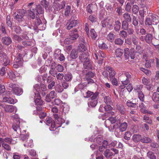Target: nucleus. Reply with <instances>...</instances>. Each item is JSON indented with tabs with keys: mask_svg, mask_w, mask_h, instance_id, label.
<instances>
[{
	"mask_svg": "<svg viewBox=\"0 0 159 159\" xmlns=\"http://www.w3.org/2000/svg\"><path fill=\"white\" fill-rule=\"evenodd\" d=\"M104 154L106 157L109 158L113 155V153L112 152H110L108 149H107L104 152Z\"/></svg>",
	"mask_w": 159,
	"mask_h": 159,
	"instance_id": "nucleus-44",
	"label": "nucleus"
},
{
	"mask_svg": "<svg viewBox=\"0 0 159 159\" xmlns=\"http://www.w3.org/2000/svg\"><path fill=\"white\" fill-rule=\"evenodd\" d=\"M89 34V37H90L93 39H95L97 36V33L93 29H91L90 30Z\"/></svg>",
	"mask_w": 159,
	"mask_h": 159,
	"instance_id": "nucleus-26",
	"label": "nucleus"
},
{
	"mask_svg": "<svg viewBox=\"0 0 159 159\" xmlns=\"http://www.w3.org/2000/svg\"><path fill=\"white\" fill-rule=\"evenodd\" d=\"M151 19L150 17H147L146 18L145 21V24L146 25H150L152 24V22Z\"/></svg>",
	"mask_w": 159,
	"mask_h": 159,
	"instance_id": "nucleus-56",
	"label": "nucleus"
},
{
	"mask_svg": "<svg viewBox=\"0 0 159 159\" xmlns=\"http://www.w3.org/2000/svg\"><path fill=\"white\" fill-rule=\"evenodd\" d=\"M11 119L13 121V123L12 126V128L13 130L16 131L17 134H20V130L19 126L20 118L17 114L12 116Z\"/></svg>",
	"mask_w": 159,
	"mask_h": 159,
	"instance_id": "nucleus-2",
	"label": "nucleus"
},
{
	"mask_svg": "<svg viewBox=\"0 0 159 159\" xmlns=\"http://www.w3.org/2000/svg\"><path fill=\"white\" fill-rule=\"evenodd\" d=\"M106 70L109 71V76L110 79L115 77V76L116 74V72L115 70L110 67H106Z\"/></svg>",
	"mask_w": 159,
	"mask_h": 159,
	"instance_id": "nucleus-15",
	"label": "nucleus"
},
{
	"mask_svg": "<svg viewBox=\"0 0 159 159\" xmlns=\"http://www.w3.org/2000/svg\"><path fill=\"white\" fill-rule=\"evenodd\" d=\"M99 47L101 49H105L107 48V45L104 42L99 43L98 45Z\"/></svg>",
	"mask_w": 159,
	"mask_h": 159,
	"instance_id": "nucleus-62",
	"label": "nucleus"
},
{
	"mask_svg": "<svg viewBox=\"0 0 159 159\" xmlns=\"http://www.w3.org/2000/svg\"><path fill=\"white\" fill-rule=\"evenodd\" d=\"M108 143L107 141L104 140L102 145L99 147V150L100 152H102L104 150L107 148Z\"/></svg>",
	"mask_w": 159,
	"mask_h": 159,
	"instance_id": "nucleus-24",
	"label": "nucleus"
},
{
	"mask_svg": "<svg viewBox=\"0 0 159 159\" xmlns=\"http://www.w3.org/2000/svg\"><path fill=\"white\" fill-rule=\"evenodd\" d=\"M2 40L3 44L7 45H9L12 42V40L9 37H3Z\"/></svg>",
	"mask_w": 159,
	"mask_h": 159,
	"instance_id": "nucleus-19",
	"label": "nucleus"
},
{
	"mask_svg": "<svg viewBox=\"0 0 159 159\" xmlns=\"http://www.w3.org/2000/svg\"><path fill=\"white\" fill-rule=\"evenodd\" d=\"M70 38L74 41L76 40L79 37V35L77 33V30L75 29L74 30L72 31L70 33Z\"/></svg>",
	"mask_w": 159,
	"mask_h": 159,
	"instance_id": "nucleus-14",
	"label": "nucleus"
},
{
	"mask_svg": "<svg viewBox=\"0 0 159 159\" xmlns=\"http://www.w3.org/2000/svg\"><path fill=\"white\" fill-rule=\"evenodd\" d=\"M94 55L95 58L97 59H98V56H100L102 57H105L104 54L101 51H98V53H95Z\"/></svg>",
	"mask_w": 159,
	"mask_h": 159,
	"instance_id": "nucleus-39",
	"label": "nucleus"
},
{
	"mask_svg": "<svg viewBox=\"0 0 159 159\" xmlns=\"http://www.w3.org/2000/svg\"><path fill=\"white\" fill-rule=\"evenodd\" d=\"M110 79L113 85L115 86H117L118 85L117 80L116 78L113 77V78H111V79Z\"/></svg>",
	"mask_w": 159,
	"mask_h": 159,
	"instance_id": "nucleus-64",
	"label": "nucleus"
},
{
	"mask_svg": "<svg viewBox=\"0 0 159 159\" xmlns=\"http://www.w3.org/2000/svg\"><path fill=\"white\" fill-rule=\"evenodd\" d=\"M68 81H66V80H63L61 82V84L62 87L64 89H66L68 88L69 86V84Z\"/></svg>",
	"mask_w": 159,
	"mask_h": 159,
	"instance_id": "nucleus-51",
	"label": "nucleus"
},
{
	"mask_svg": "<svg viewBox=\"0 0 159 159\" xmlns=\"http://www.w3.org/2000/svg\"><path fill=\"white\" fill-rule=\"evenodd\" d=\"M26 13V11L25 10H19L16 12L14 13L13 17L18 21L22 22L24 20V17Z\"/></svg>",
	"mask_w": 159,
	"mask_h": 159,
	"instance_id": "nucleus-3",
	"label": "nucleus"
},
{
	"mask_svg": "<svg viewBox=\"0 0 159 159\" xmlns=\"http://www.w3.org/2000/svg\"><path fill=\"white\" fill-rule=\"evenodd\" d=\"M116 108L122 115H124L125 113V109L124 106L121 104H117Z\"/></svg>",
	"mask_w": 159,
	"mask_h": 159,
	"instance_id": "nucleus-18",
	"label": "nucleus"
},
{
	"mask_svg": "<svg viewBox=\"0 0 159 159\" xmlns=\"http://www.w3.org/2000/svg\"><path fill=\"white\" fill-rule=\"evenodd\" d=\"M79 59L82 62H84L88 59L87 55L85 53H82L80 55Z\"/></svg>",
	"mask_w": 159,
	"mask_h": 159,
	"instance_id": "nucleus-25",
	"label": "nucleus"
},
{
	"mask_svg": "<svg viewBox=\"0 0 159 159\" xmlns=\"http://www.w3.org/2000/svg\"><path fill=\"white\" fill-rule=\"evenodd\" d=\"M127 105L129 107H135L137 105L136 103H133L130 101L129 100L127 101L126 102Z\"/></svg>",
	"mask_w": 159,
	"mask_h": 159,
	"instance_id": "nucleus-48",
	"label": "nucleus"
},
{
	"mask_svg": "<svg viewBox=\"0 0 159 159\" xmlns=\"http://www.w3.org/2000/svg\"><path fill=\"white\" fill-rule=\"evenodd\" d=\"M99 94V93L98 92H96L95 93H93V94L91 96V100H97V97Z\"/></svg>",
	"mask_w": 159,
	"mask_h": 159,
	"instance_id": "nucleus-60",
	"label": "nucleus"
},
{
	"mask_svg": "<svg viewBox=\"0 0 159 159\" xmlns=\"http://www.w3.org/2000/svg\"><path fill=\"white\" fill-rule=\"evenodd\" d=\"M124 19L129 22H130L131 20V18L130 14L127 13H125L124 14L123 16Z\"/></svg>",
	"mask_w": 159,
	"mask_h": 159,
	"instance_id": "nucleus-45",
	"label": "nucleus"
},
{
	"mask_svg": "<svg viewBox=\"0 0 159 159\" xmlns=\"http://www.w3.org/2000/svg\"><path fill=\"white\" fill-rule=\"evenodd\" d=\"M147 156L150 159H156V157L154 153L152 151H149L147 153Z\"/></svg>",
	"mask_w": 159,
	"mask_h": 159,
	"instance_id": "nucleus-40",
	"label": "nucleus"
},
{
	"mask_svg": "<svg viewBox=\"0 0 159 159\" xmlns=\"http://www.w3.org/2000/svg\"><path fill=\"white\" fill-rule=\"evenodd\" d=\"M104 102L107 105H111L112 104V102L109 96H105L104 98Z\"/></svg>",
	"mask_w": 159,
	"mask_h": 159,
	"instance_id": "nucleus-41",
	"label": "nucleus"
},
{
	"mask_svg": "<svg viewBox=\"0 0 159 159\" xmlns=\"http://www.w3.org/2000/svg\"><path fill=\"white\" fill-rule=\"evenodd\" d=\"M24 146L26 147H32L33 145V140L31 139L27 140L26 142L24 144Z\"/></svg>",
	"mask_w": 159,
	"mask_h": 159,
	"instance_id": "nucleus-37",
	"label": "nucleus"
},
{
	"mask_svg": "<svg viewBox=\"0 0 159 159\" xmlns=\"http://www.w3.org/2000/svg\"><path fill=\"white\" fill-rule=\"evenodd\" d=\"M18 56H19L20 57L17 58L14 62L13 66L14 68H17L22 65L23 62L21 59V57L22 56V54L21 53H19Z\"/></svg>",
	"mask_w": 159,
	"mask_h": 159,
	"instance_id": "nucleus-10",
	"label": "nucleus"
},
{
	"mask_svg": "<svg viewBox=\"0 0 159 159\" xmlns=\"http://www.w3.org/2000/svg\"><path fill=\"white\" fill-rule=\"evenodd\" d=\"M53 57L55 59L59 60L60 61H63L65 59L64 55L61 53V50L59 49L55 50L53 54Z\"/></svg>",
	"mask_w": 159,
	"mask_h": 159,
	"instance_id": "nucleus-9",
	"label": "nucleus"
},
{
	"mask_svg": "<svg viewBox=\"0 0 159 159\" xmlns=\"http://www.w3.org/2000/svg\"><path fill=\"white\" fill-rule=\"evenodd\" d=\"M96 141L97 143L99 145L103 144L104 141L101 137H97Z\"/></svg>",
	"mask_w": 159,
	"mask_h": 159,
	"instance_id": "nucleus-57",
	"label": "nucleus"
},
{
	"mask_svg": "<svg viewBox=\"0 0 159 159\" xmlns=\"http://www.w3.org/2000/svg\"><path fill=\"white\" fill-rule=\"evenodd\" d=\"M131 78V75L128 72H125L118 77L119 80L122 84H128L130 82L129 79Z\"/></svg>",
	"mask_w": 159,
	"mask_h": 159,
	"instance_id": "nucleus-4",
	"label": "nucleus"
},
{
	"mask_svg": "<svg viewBox=\"0 0 159 159\" xmlns=\"http://www.w3.org/2000/svg\"><path fill=\"white\" fill-rule=\"evenodd\" d=\"M2 58L3 65L4 66H6L9 64L10 61V60L8 59L6 54L3 53L2 54Z\"/></svg>",
	"mask_w": 159,
	"mask_h": 159,
	"instance_id": "nucleus-20",
	"label": "nucleus"
},
{
	"mask_svg": "<svg viewBox=\"0 0 159 159\" xmlns=\"http://www.w3.org/2000/svg\"><path fill=\"white\" fill-rule=\"evenodd\" d=\"M54 116L57 124L59 125L57 126V127H60L61 124L64 123V120L62 119L57 114H54Z\"/></svg>",
	"mask_w": 159,
	"mask_h": 159,
	"instance_id": "nucleus-12",
	"label": "nucleus"
},
{
	"mask_svg": "<svg viewBox=\"0 0 159 159\" xmlns=\"http://www.w3.org/2000/svg\"><path fill=\"white\" fill-rule=\"evenodd\" d=\"M152 38V35L151 34H148L145 37V40L148 43H150L151 42Z\"/></svg>",
	"mask_w": 159,
	"mask_h": 159,
	"instance_id": "nucleus-31",
	"label": "nucleus"
},
{
	"mask_svg": "<svg viewBox=\"0 0 159 159\" xmlns=\"http://www.w3.org/2000/svg\"><path fill=\"white\" fill-rule=\"evenodd\" d=\"M66 5V2L63 1L61 2L59 0H55L53 5V7L55 11H58L63 8Z\"/></svg>",
	"mask_w": 159,
	"mask_h": 159,
	"instance_id": "nucleus-8",
	"label": "nucleus"
},
{
	"mask_svg": "<svg viewBox=\"0 0 159 159\" xmlns=\"http://www.w3.org/2000/svg\"><path fill=\"white\" fill-rule=\"evenodd\" d=\"M124 42L123 40L120 38H117L114 41V43L116 45L118 46H121L122 45Z\"/></svg>",
	"mask_w": 159,
	"mask_h": 159,
	"instance_id": "nucleus-38",
	"label": "nucleus"
},
{
	"mask_svg": "<svg viewBox=\"0 0 159 159\" xmlns=\"http://www.w3.org/2000/svg\"><path fill=\"white\" fill-rule=\"evenodd\" d=\"M127 126V124L124 122L120 125L119 127V129L120 131L124 132L126 130Z\"/></svg>",
	"mask_w": 159,
	"mask_h": 159,
	"instance_id": "nucleus-28",
	"label": "nucleus"
},
{
	"mask_svg": "<svg viewBox=\"0 0 159 159\" xmlns=\"http://www.w3.org/2000/svg\"><path fill=\"white\" fill-rule=\"evenodd\" d=\"M3 101L10 104H14L16 102L17 100L16 99L14 100L11 97H5L3 98Z\"/></svg>",
	"mask_w": 159,
	"mask_h": 159,
	"instance_id": "nucleus-16",
	"label": "nucleus"
},
{
	"mask_svg": "<svg viewBox=\"0 0 159 159\" xmlns=\"http://www.w3.org/2000/svg\"><path fill=\"white\" fill-rule=\"evenodd\" d=\"M64 79L66 81H71L72 76V74L70 73H67L66 74L64 75Z\"/></svg>",
	"mask_w": 159,
	"mask_h": 159,
	"instance_id": "nucleus-33",
	"label": "nucleus"
},
{
	"mask_svg": "<svg viewBox=\"0 0 159 159\" xmlns=\"http://www.w3.org/2000/svg\"><path fill=\"white\" fill-rule=\"evenodd\" d=\"M139 10V8L136 5H134L133 7L132 11L134 14H136Z\"/></svg>",
	"mask_w": 159,
	"mask_h": 159,
	"instance_id": "nucleus-58",
	"label": "nucleus"
},
{
	"mask_svg": "<svg viewBox=\"0 0 159 159\" xmlns=\"http://www.w3.org/2000/svg\"><path fill=\"white\" fill-rule=\"evenodd\" d=\"M71 7L70 6H67L65 10V14L66 16H68L69 15Z\"/></svg>",
	"mask_w": 159,
	"mask_h": 159,
	"instance_id": "nucleus-53",
	"label": "nucleus"
},
{
	"mask_svg": "<svg viewBox=\"0 0 159 159\" xmlns=\"http://www.w3.org/2000/svg\"><path fill=\"white\" fill-rule=\"evenodd\" d=\"M124 51V56L125 60L128 59L129 57L132 59H134L135 52L134 49H131L129 51V49L128 48H125Z\"/></svg>",
	"mask_w": 159,
	"mask_h": 159,
	"instance_id": "nucleus-7",
	"label": "nucleus"
},
{
	"mask_svg": "<svg viewBox=\"0 0 159 159\" xmlns=\"http://www.w3.org/2000/svg\"><path fill=\"white\" fill-rule=\"evenodd\" d=\"M105 125L106 127L110 131H113L115 128V125L114 124H112L111 123L108 119L105 121Z\"/></svg>",
	"mask_w": 159,
	"mask_h": 159,
	"instance_id": "nucleus-13",
	"label": "nucleus"
},
{
	"mask_svg": "<svg viewBox=\"0 0 159 159\" xmlns=\"http://www.w3.org/2000/svg\"><path fill=\"white\" fill-rule=\"evenodd\" d=\"M119 35L120 37L125 38L127 36V32L124 30H122L120 31L119 33Z\"/></svg>",
	"mask_w": 159,
	"mask_h": 159,
	"instance_id": "nucleus-52",
	"label": "nucleus"
},
{
	"mask_svg": "<svg viewBox=\"0 0 159 159\" xmlns=\"http://www.w3.org/2000/svg\"><path fill=\"white\" fill-rule=\"evenodd\" d=\"M8 75L9 76V78L12 80H15L16 76L15 74L13 73V72H10L8 73Z\"/></svg>",
	"mask_w": 159,
	"mask_h": 159,
	"instance_id": "nucleus-59",
	"label": "nucleus"
},
{
	"mask_svg": "<svg viewBox=\"0 0 159 159\" xmlns=\"http://www.w3.org/2000/svg\"><path fill=\"white\" fill-rule=\"evenodd\" d=\"M139 107L140 108V110L143 113H148L149 114H152V113L151 111H148V110L146 109L145 106L143 103H141L139 105Z\"/></svg>",
	"mask_w": 159,
	"mask_h": 159,
	"instance_id": "nucleus-17",
	"label": "nucleus"
},
{
	"mask_svg": "<svg viewBox=\"0 0 159 159\" xmlns=\"http://www.w3.org/2000/svg\"><path fill=\"white\" fill-rule=\"evenodd\" d=\"M2 147L6 150L9 151L11 150V147L10 146L6 143L2 144Z\"/></svg>",
	"mask_w": 159,
	"mask_h": 159,
	"instance_id": "nucleus-55",
	"label": "nucleus"
},
{
	"mask_svg": "<svg viewBox=\"0 0 159 159\" xmlns=\"http://www.w3.org/2000/svg\"><path fill=\"white\" fill-rule=\"evenodd\" d=\"M55 90L57 92L60 93L63 91L64 89L61 85L57 84L55 87Z\"/></svg>",
	"mask_w": 159,
	"mask_h": 159,
	"instance_id": "nucleus-35",
	"label": "nucleus"
},
{
	"mask_svg": "<svg viewBox=\"0 0 159 159\" xmlns=\"http://www.w3.org/2000/svg\"><path fill=\"white\" fill-rule=\"evenodd\" d=\"M152 99L155 102L159 101V94L157 92H155L153 93Z\"/></svg>",
	"mask_w": 159,
	"mask_h": 159,
	"instance_id": "nucleus-36",
	"label": "nucleus"
},
{
	"mask_svg": "<svg viewBox=\"0 0 159 159\" xmlns=\"http://www.w3.org/2000/svg\"><path fill=\"white\" fill-rule=\"evenodd\" d=\"M141 141L144 143H148L151 141V139L148 137H144L141 138Z\"/></svg>",
	"mask_w": 159,
	"mask_h": 159,
	"instance_id": "nucleus-47",
	"label": "nucleus"
},
{
	"mask_svg": "<svg viewBox=\"0 0 159 159\" xmlns=\"http://www.w3.org/2000/svg\"><path fill=\"white\" fill-rule=\"evenodd\" d=\"M113 20L112 18H107L101 21L102 26L104 28H107L111 30L113 28Z\"/></svg>",
	"mask_w": 159,
	"mask_h": 159,
	"instance_id": "nucleus-6",
	"label": "nucleus"
},
{
	"mask_svg": "<svg viewBox=\"0 0 159 159\" xmlns=\"http://www.w3.org/2000/svg\"><path fill=\"white\" fill-rule=\"evenodd\" d=\"M3 108L5 111L7 112H12L14 110L16 112L17 111L16 107L11 105H6L3 107Z\"/></svg>",
	"mask_w": 159,
	"mask_h": 159,
	"instance_id": "nucleus-11",
	"label": "nucleus"
},
{
	"mask_svg": "<svg viewBox=\"0 0 159 159\" xmlns=\"http://www.w3.org/2000/svg\"><path fill=\"white\" fill-rule=\"evenodd\" d=\"M133 140L135 143H137L140 140H141V136L139 134H134L132 138Z\"/></svg>",
	"mask_w": 159,
	"mask_h": 159,
	"instance_id": "nucleus-23",
	"label": "nucleus"
},
{
	"mask_svg": "<svg viewBox=\"0 0 159 159\" xmlns=\"http://www.w3.org/2000/svg\"><path fill=\"white\" fill-rule=\"evenodd\" d=\"M116 37L115 35L112 33H110L107 36V39L109 41L112 42Z\"/></svg>",
	"mask_w": 159,
	"mask_h": 159,
	"instance_id": "nucleus-29",
	"label": "nucleus"
},
{
	"mask_svg": "<svg viewBox=\"0 0 159 159\" xmlns=\"http://www.w3.org/2000/svg\"><path fill=\"white\" fill-rule=\"evenodd\" d=\"M131 136V133L129 131H127L124 134V138L126 140H129L130 139Z\"/></svg>",
	"mask_w": 159,
	"mask_h": 159,
	"instance_id": "nucleus-49",
	"label": "nucleus"
},
{
	"mask_svg": "<svg viewBox=\"0 0 159 159\" xmlns=\"http://www.w3.org/2000/svg\"><path fill=\"white\" fill-rule=\"evenodd\" d=\"M129 24L127 21L124 20L122 21V28L125 30H127L128 28Z\"/></svg>",
	"mask_w": 159,
	"mask_h": 159,
	"instance_id": "nucleus-46",
	"label": "nucleus"
},
{
	"mask_svg": "<svg viewBox=\"0 0 159 159\" xmlns=\"http://www.w3.org/2000/svg\"><path fill=\"white\" fill-rule=\"evenodd\" d=\"M86 48L85 46L83 44H80L78 48V51L79 52H83L86 50Z\"/></svg>",
	"mask_w": 159,
	"mask_h": 159,
	"instance_id": "nucleus-42",
	"label": "nucleus"
},
{
	"mask_svg": "<svg viewBox=\"0 0 159 159\" xmlns=\"http://www.w3.org/2000/svg\"><path fill=\"white\" fill-rule=\"evenodd\" d=\"M70 56L71 58L75 59L78 56V52L75 49H73L71 51Z\"/></svg>",
	"mask_w": 159,
	"mask_h": 159,
	"instance_id": "nucleus-30",
	"label": "nucleus"
},
{
	"mask_svg": "<svg viewBox=\"0 0 159 159\" xmlns=\"http://www.w3.org/2000/svg\"><path fill=\"white\" fill-rule=\"evenodd\" d=\"M46 27V25L42 23L39 24V25H37V28L41 30H43L45 29Z\"/></svg>",
	"mask_w": 159,
	"mask_h": 159,
	"instance_id": "nucleus-54",
	"label": "nucleus"
},
{
	"mask_svg": "<svg viewBox=\"0 0 159 159\" xmlns=\"http://www.w3.org/2000/svg\"><path fill=\"white\" fill-rule=\"evenodd\" d=\"M61 102L62 101L60 99L57 98L54 100V101L52 102V103L53 105H58L61 104Z\"/></svg>",
	"mask_w": 159,
	"mask_h": 159,
	"instance_id": "nucleus-63",
	"label": "nucleus"
},
{
	"mask_svg": "<svg viewBox=\"0 0 159 159\" xmlns=\"http://www.w3.org/2000/svg\"><path fill=\"white\" fill-rule=\"evenodd\" d=\"M138 95L141 101L143 102L144 101V95L142 92H139L138 93Z\"/></svg>",
	"mask_w": 159,
	"mask_h": 159,
	"instance_id": "nucleus-50",
	"label": "nucleus"
},
{
	"mask_svg": "<svg viewBox=\"0 0 159 159\" xmlns=\"http://www.w3.org/2000/svg\"><path fill=\"white\" fill-rule=\"evenodd\" d=\"M37 98H36L34 100V102L36 105H41L43 103V102L41 100L39 94L37 93Z\"/></svg>",
	"mask_w": 159,
	"mask_h": 159,
	"instance_id": "nucleus-32",
	"label": "nucleus"
},
{
	"mask_svg": "<svg viewBox=\"0 0 159 159\" xmlns=\"http://www.w3.org/2000/svg\"><path fill=\"white\" fill-rule=\"evenodd\" d=\"M121 23L118 20L115 21L114 25V30L116 31H119L120 29Z\"/></svg>",
	"mask_w": 159,
	"mask_h": 159,
	"instance_id": "nucleus-34",
	"label": "nucleus"
},
{
	"mask_svg": "<svg viewBox=\"0 0 159 159\" xmlns=\"http://www.w3.org/2000/svg\"><path fill=\"white\" fill-rule=\"evenodd\" d=\"M27 6L30 9L28 11L29 15L32 19L35 18V15L42 14L44 12V11L40 5H36L33 2L29 3Z\"/></svg>",
	"mask_w": 159,
	"mask_h": 159,
	"instance_id": "nucleus-1",
	"label": "nucleus"
},
{
	"mask_svg": "<svg viewBox=\"0 0 159 159\" xmlns=\"http://www.w3.org/2000/svg\"><path fill=\"white\" fill-rule=\"evenodd\" d=\"M115 53L117 57H120L124 53V51L122 49L118 48L116 50Z\"/></svg>",
	"mask_w": 159,
	"mask_h": 159,
	"instance_id": "nucleus-22",
	"label": "nucleus"
},
{
	"mask_svg": "<svg viewBox=\"0 0 159 159\" xmlns=\"http://www.w3.org/2000/svg\"><path fill=\"white\" fill-rule=\"evenodd\" d=\"M138 20L136 17L134 16L133 18V24L135 26H137L138 25Z\"/></svg>",
	"mask_w": 159,
	"mask_h": 159,
	"instance_id": "nucleus-61",
	"label": "nucleus"
},
{
	"mask_svg": "<svg viewBox=\"0 0 159 159\" xmlns=\"http://www.w3.org/2000/svg\"><path fill=\"white\" fill-rule=\"evenodd\" d=\"M98 103L97 100H91L90 102V103H88V105L89 107H95Z\"/></svg>",
	"mask_w": 159,
	"mask_h": 159,
	"instance_id": "nucleus-43",
	"label": "nucleus"
},
{
	"mask_svg": "<svg viewBox=\"0 0 159 159\" xmlns=\"http://www.w3.org/2000/svg\"><path fill=\"white\" fill-rule=\"evenodd\" d=\"M7 85L9 88L12 89L13 93L15 94L20 95L22 94L23 93L22 89L19 88L17 84H14L12 83L8 82L7 83Z\"/></svg>",
	"mask_w": 159,
	"mask_h": 159,
	"instance_id": "nucleus-5",
	"label": "nucleus"
},
{
	"mask_svg": "<svg viewBox=\"0 0 159 159\" xmlns=\"http://www.w3.org/2000/svg\"><path fill=\"white\" fill-rule=\"evenodd\" d=\"M151 19L152 20V24L153 25H157L159 22L157 16L155 15H152L151 16Z\"/></svg>",
	"mask_w": 159,
	"mask_h": 159,
	"instance_id": "nucleus-27",
	"label": "nucleus"
},
{
	"mask_svg": "<svg viewBox=\"0 0 159 159\" xmlns=\"http://www.w3.org/2000/svg\"><path fill=\"white\" fill-rule=\"evenodd\" d=\"M84 67L85 69H91L92 67V63L88 59L84 62L83 64Z\"/></svg>",
	"mask_w": 159,
	"mask_h": 159,
	"instance_id": "nucleus-21",
	"label": "nucleus"
}]
</instances>
